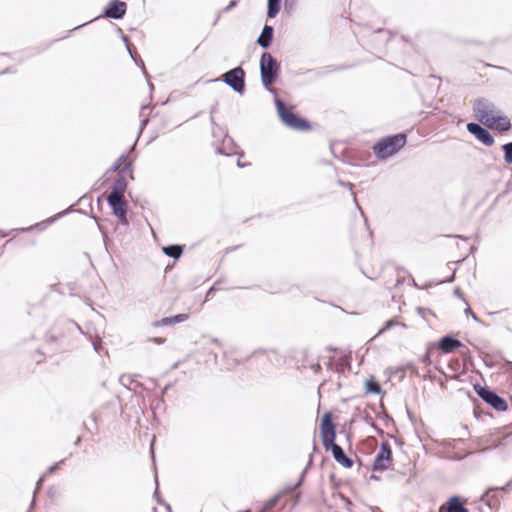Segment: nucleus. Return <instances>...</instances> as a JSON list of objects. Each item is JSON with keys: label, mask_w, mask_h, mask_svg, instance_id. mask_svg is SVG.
I'll return each mask as SVG.
<instances>
[{"label": "nucleus", "mask_w": 512, "mask_h": 512, "mask_svg": "<svg viewBox=\"0 0 512 512\" xmlns=\"http://www.w3.org/2000/svg\"><path fill=\"white\" fill-rule=\"evenodd\" d=\"M473 111L478 121L492 130L506 132L511 128L510 119L505 115H494L495 105L486 98L476 99Z\"/></svg>", "instance_id": "1"}, {"label": "nucleus", "mask_w": 512, "mask_h": 512, "mask_svg": "<svg viewBox=\"0 0 512 512\" xmlns=\"http://www.w3.org/2000/svg\"><path fill=\"white\" fill-rule=\"evenodd\" d=\"M260 79L262 86L272 95L277 96V90L272 87L279 78L281 65L269 52L262 53L259 61Z\"/></svg>", "instance_id": "2"}, {"label": "nucleus", "mask_w": 512, "mask_h": 512, "mask_svg": "<svg viewBox=\"0 0 512 512\" xmlns=\"http://www.w3.org/2000/svg\"><path fill=\"white\" fill-rule=\"evenodd\" d=\"M407 143V134L400 132L385 136L376 141L372 147L375 157L386 160L397 154Z\"/></svg>", "instance_id": "3"}, {"label": "nucleus", "mask_w": 512, "mask_h": 512, "mask_svg": "<svg viewBox=\"0 0 512 512\" xmlns=\"http://www.w3.org/2000/svg\"><path fill=\"white\" fill-rule=\"evenodd\" d=\"M274 103L277 115L286 127L296 131H307L311 129L309 120L297 114L292 106L286 104L278 96L274 97Z\"/></svg>", "instance_id": "4"}, {"label": "nucleus", "mask_w": 512, "mask_h": 512, "mask_svg": "<svg viewBox=\"0 0 512 512\" xmlns=\"http://www.w3.org/2000/svg\"><path fill=\"white\" fill-rule=\"evenodd\" d=\"M319 432L323 448H342L336 443L337 430L331 411H326L322 415L319 424Z\"/></svg>", "instance_id": "5"}, {"label": "nucleus", "mask_w": 512, "mask_h": 512, "mask_svg": "<svg viewBox=\"0 0 512 512\" xmlns=\"http://www.w3.org/2000/svg\"><path fill=\"white\" fill-rule=\"evenodd\" d=\"M475 393L493 409L498 412H505L508 409L507 401L498 395L494 390L479 383L473 385Z\"/></svg>", "instance_id": "6"}, {"label": "nucleus", "mask_w": 512, "mask_h": 512, "mask_svg": "<svg viewBox=\"0 0 512 512\" xmlns=\"http://www.w3.org/2000/svg\"><path fill=\"white\" fill-rule=\"evenodd\" d=\"M245 77V70L241 66H237L225 72L219 80L224 82L234 92L242 95L246 90Z\"/></svg>", "instance_id": "7"}, {"label": "nucleus", "mask_w": 512, "mask_h": 512, "mask_svg": "<svg viewBox=\"0 0 512 512\" xmlns=\"http://www.w3.org/2000/svg\"><path fill=\"white\" fill-rule=\"evenodd\" d=\"M223 136V140L220 143H214L215 152L220 155L230 156V155H238L240 157L244 156V152L239 150L237 143L234 141L232 137L228 135V132L223 128H218V130H213V137H217V135Z\"/></svg>", "instance_id": "8"}, {"label": "nucleus", "mask_w": 512, "mask_h": 512, "mask_svg": "<svg viewBox=\"0 0 512 512\" xmlns=\"http://www.w3.org/2000/svg\"><path fill=\"white\" fill-rule=\"evenodd\" d=\"M466 128L467 131L483 145L490 147L494 144V136L491 134L488 128L483 127L480 123L469 122Z\"/></svg>", "instance_id": "9"}, {"label": "nucleus", "mask_w": 512, "mask_h": 512, "mask_svg": "<svg viewBox=\"0 0 512 512\" xmlns=\"http://www.w3.org/2000/svg\"><path fill=\"white\" fill-rule=\"evenodd\" d=\"M127 12V4L121 0H111L104 7L101 16L113 19V20H121L125 17Z\"/></svg>", "instance_id": "10"}, {"label": "nucleus", "mask_w": 512, "mask_h": 512, "mask_svg": "<svg viewBox=\"0 0 512 512\" xmlns=\"http://www.w3.org/2000/svg\"><path fill=\"white\" fill-rule=\"evenodd\" d=\"M131 167L132 162H127L125 166L122 167L120 174H118V177L116 178L111 187V191L107 196L108 198H124V193L126 192L128 187V183L124 174Z\"/></svg>", "instance_id": "11"}, {"label": "nucleus", "mask_w": 512, "mask_h": 512, "mask_svg": "<svg viewBox=\"0 0 512 512\" xmlns=\"http://www.w3.org/2000/svg\"><path fill=\"white\" fill-rule=\"evenodd\" d=\"M433 343L443 354H450L464 347L463 343L451 333L442 336L438 341Z\"/></svg>", "instance_id": "12"}, {"label": "nucleus", "mask_w": 512, "mask_h": 512, "mask_svg": "<svg viewBox=\"0 0 512 512\" xmlns=\"http://www.w3.org/2000/svg\"><path fill=\"white\" fill-rule=\"evenodd\" d=\"M70 211H72V206H70L69 208H67L66 210H64L62 212H59L58 214H56V215H54V216H52L50 218H47L44 221L36 223V224H34V225L30 226V227L21 228V229H18V230L22 231V232H30V231H33V230L42 231V230L46 229L49 225L53 224L55 221H57L58 219L63 217L64 215L68 214Z\"/></svg>", "instance_id": "13"}, {"label": "nucleus", "mask_w": 512, "mask_h": 512, "mask_svg": "<svg viewBox=\"0 0 512 512\" xmlns=\"http://www.w3.org/2000/svg\"><path fill=\"white\" fill-rule=\"evenodd\" d=\"M274 38V27L265 24L260 35L258 36L256 43L263 49H268Z\"/></svg>", "instance_id": "14"}, {"label": "nucleus", "mask_w": 512, "mask_h": 512, "mask_svg": "<svg viewBox=\"0 0 512 512\" xmlns=\"http://www.w3.org/2000/svg\"><path fill=\"white\" fill-rule=\"evenodd\" d=\"M189 314L187 313H180L173 316L164 317L158 321H155L153 323V326L155 327H164V326H170L178 323H182L186 320H188Z\"/></svg>", "instance_id": "15"}, {"label": "nucleus", "mask_w": 512, "mask_h": 512, "mask_svg": "<svg viewBox=\"0 0 512 512\" xmlns=\"http://www.w3.org/2000/svg\"><path fill=\"white\" fill-rule=\"evenodd\" d=\"M108 206L112 210V214L117 216L121 213L127 212L128 204L125 198H108L107 197Z\"/></svg>", "instance_id": "16"}, {"label": "nucleus", "mask_w": 512, "mask_h": 512, "mask_svg": "<svg viewBox=\"0 0 512 512\" xmlns=\"http://www.w3.org/2000/svg\"><path fill=\"white\" fill-rule=\"evenodd\" d=\"M391 461V450H381L374 461V470L386 469Z\"/></svg>", "instance_id": "17"}, {"label": "nucleus", "mask_w": 512, "mask_h": 512, "mask_svg": "<svg viewBox=\"0 0 512 512\" xmlns=\"http://www.w3.org/2000/svg\"><path fill=\"white\" fill-rule=\"evenodd\" d=\"M353 423H354V418H351L349 420H345L340 425V429L338 431L339 437L340 438L341 437L345 438L346 443L348 445V448H351V446H352V442H351V438H352L351 428H352Z\"/></svg>", "instance_id": "18"}, {"label": "nucleus", "mask_w": 512, "mask_h": 512, "mask_svg": "<svg viewBox=\"0 0 512 512\" xmlns=\"http://www.w3.org/2000/svg\"><path fill=\"white\" fill-rule=\"evenodd\" d=\"M162 252L167 257L177 260L183 255L184 246L180 244H169L162 248Z\"/></svg>", "instance_id": "19"}, {"label": "nucleus", "mask_w": 512, "mask_h": 512, "mask_svg": "<svg viewBox=\"0 0 512 512\" xmlns=\"http://www.w3.org/2000/svg\"><path fill=\"white\" fill-rule=\"evenodd\" d=\"M444 509H446L447 512H468L458 497L450 498L447 505L440 508V512H444Z\"/></svg>", "instance_id": "20"}, {"label": "nucleus", "mask_w": 512, "mask_h": 512, "mask_svg": "<svg viewBox=\"0 0 512 512\" xmlns=\"http://www.w3.org/2000/svg\"><path fill=\"white\" fill-rule=\"evenodd\" d=\"M282 0H267V17L274 19L281 10Z\"/></svg>", "instance_id": "21"}, {"label": "nucleus", "mask_w": 512, "mask_h": 512, "mask_svg": "<svg viewBox=\"0 0 512 512\" xmlns=\"http://www.w3.org/2000/svg\"><path fill=\"white\" fill-rule=\"evenodd\" d=\"M335 460L342 466L350 468L353 461L344 453V450H332Z\"/></svg>", "instance_id": "22"}, {"label": "nucleus", "mask_w": 512, "mask_h": 512, "mask_svg": "<svg viewBox=\"0 0 512 512\" xmlns=\"http://www.w3.org/2000/svg\"><path fill=\"white\" fill-rule=\"evenodd\" d=\"M119 31H120V32H122V31H121V29H119ZM121 39H122V41L125 43L126 48H127V51H128V53H129V55L131 56V58L133 59V61H134L136 64L140 63V65H141V67H142V69H143V71H144V74H145V76L147 77V76H148V74H147V72L145 71V65H144V62H143V60H142V59H140V58H139V59H137V58L133 55V53H132V49H131V48H132V44L130 43L128 36H126V35H124L123 33H121Z\"/></svg>", "instance_id": "23"}, {"label": "nucleus", "mask_w": 512, "mask_h": 512, "mask_svg": "<svg viewBox=\"0 0 512 512\" xmlns=\"http://www.w3.org/2000/svg\"><path fill=\"white\" fill-rule=\"evenodd\" d=\"M365 389L367 393L375 395L380 394L382 392L380 383L373 377L365 381Z\"/></svg>", "instance_id": "24"}, {"label": "nucleus", "mask_w": 512, "mask_h": 512, "mask_svg": "<svg viewBox=\"0 0 512 512\" xmlns=\"http://www.w3.org/2000/svg\"><path fill=\"white\" fill-rule=\"evenodd\" d=\"M396 326L406 327V324L403 323V322L398 321L396 318L388 319L384 323L383 327L378 331V335L382 334V333H384V332H386V331H388L391 328L396 327Z\"/></svg>", "instance_id": "25"}, {"label": "nucleus", "mask_w": 512, "mask_h": 512, "mask_svg": "<svg viewBox=\"0 0 512 512\" xmlns=\"http://www.w3.org/2000/svg\"><path fill=\"white\" fill-rule=\"evenodd\" d=\"M437 349L436 346H434V343L431 342V343H428L427 345V349H426V352L421 356L420 360L422 363L426 364V365H430L432 363L431 361V355H432V352Z\"/></svg>", "instance_id": "26"}, {"label": "nucleus", "mask_w": 512, "mask_h": 512, "mask_svg": "<svg viewBox=\"0 0 512 512\" xmlns=\"http://www.w3.org/2000/svg\"><path fill=\"white\" fill-rule=\"evenodd\" d=\"M127 162H130L128 159H127V156L125 154H122L114 163L113 165L108 169V172H115V171H118L120 173V171L122 170L121 168V165L122 163H124V165L127 163Z\"/></svg>", "instance_id": "27"}, {"label": "nucleus", "mask_w": 512, "mask_h": 512, "mask_svg": "<svg viewBox=\"0 0 512 512\" xmlns=\"http://www.w3.org/2000/svg\"><path fill=\"white\" fill-rule=\"evenodd\" d=\"M502 150L504 152L505 163L512 164V142L502 145Z\"/></svg>", "instance_id": "28"}, {"label": "nucleus", "mask_w": 512, "mask_h": 512, "mask_svg": "<svg viewBox=\"0 0 512 512\" xmlns=\"http://www.w3.org/2000/svg\"><path fill=\"white\" fill-rule=\"evenodd\" d=\"M297 5V0H284V13L291 16Z\"/></svg>", "instance_id": "29"}, {"label": "nucleus", "mask_w": 512, "mask_h": 512, "mask_svg": "<svg viewBox=\"0 0 512 512\" xmlns=\"http://www.w3.org/2000/svg\"><path fill=\"white\" fill-rule=\"evenodd\" d=\"M92 345L94 351L98 354H100L104 350L103 343L100 339L93 340Z\"/></svg>", "instance_id": "30"}, {"label": "nucleus", "mask_w": 512, "mask_h": 512, "mask_svg": "<svg viewBox=\"0 0 512 512\" xmlns=\"http://www.w3.org/2000/svg\"><path fill=\"white\" fill-rule=\"evenodd\" d=\"M238 5V0H231L227 6H225L222 10H220L222 13H227L234 9Z\"/></svg>", "instance_id": "31"}, {"label": "nucleus", "mask_w": 512, "mask_h": 512, "mask_svg": "<svg viewBox=\"0 0 512 512\" xmlns=\"http://www.w3.org/2000/svg\"><path fill=\"white\" fill-rule=\"evenodd\" d=\"M116 217L122 225H125V226L129 225V220L127 218V212L121 213V214L117 215Z\"/></svg>", "instance_id": "32"}, {"label": "nucleus", "mask_w": 512, "mask_h": 512, "mask_svg": "<svg viewBox=\"0 0 512 512\" xmlns=\"http://www.w3.org/2000/svg\"><path fill=\"white\" fill-rule=\"evenodd\" d=\"M465 314L466 315H470V317H472V319L476 322H479L481 323L482 321L479 319V317L470 309V308H466L465 309Z\"/></svg>", "instance_id": "33"}, {"label": "nucleus", "mask_w": 512, "mask_h": 512, "mask_svg": "<svg viewBox=\"0 0 512 512\" xmlns=\"http://www.w3.org/2000/svg\"><path fill=\"white\" fill-rule=\"evenodd\" d=\"M453 293H454V295L456 297L460 298L461 300H463L467 304V301H466V299L464 297V294H463V292L461 291V289L459 287L454 288Z\"/></svg>", "instance_id": "34"}, {"label": "nucleus", "mask_w": 512, "mask_h": 512, "mask_svg": "<svg viewBox=\"0 0 512 512\" xmlns=\"http://www.w3.org/2000/svg\"><path fill=\"white\" fill-rule=\"evenodd\" d=\"M345 66H336V65H329L326 67L327 72H336L345 69Z\"/></svg>", "instance_id": "35"}, {"label": "nucleus", "mask_w": 512, "mask_h": 512, "mask_svg": "<svg viewBox=\"0 0 512 512\" xmlns=\"http://www.w3.org/2000/svg\"><path fill=\"white\" fill-rule=\"evenodd\" d=\"M277 501H278V497H274V498H272L271 500H269V501L267 502V504L265 505V508H264V509H265V510L271 509L272 507H274V506H275V504L277 503Z\"/></svg>", "instance_id": "36"}, {"label": "nucleus", "mask_w": 512, "mask_h": 512, "mask_svg": "<svg viewBox=\"0 0 512 512\" xmlns=\"http://www.w3.org/2000/svg\"><path fill=\"white\" fill-rule=\"evenodd\" d=\"M338 184L342 187L348 188L350 191L353 189V184L351 182H346L343 180H338Z\"/></svg>", "instance_id": "37"}, {"label": "nucleus", "mask_w": 512, "mask_h": 512, "mask_svg": "<svg viewBox=\"0 0 512 512\" xmlns=\"http://www.w3.org/2000/svg\"><path fill=\"white\" fill-rule=\"evenodd\" d=\"M152 341L157 345H162L166 342V338L163 337H154L152 338Z\"/></svg>", "instance_id": "38"}, {"label": "nucleus", "mask_w": 512, "mask_h": 512, "mask_svg": "<svg viewBox=\"0 0 512 512\" xmlns=\"http://www.w3.org/2000/svg\"><path fill=\"white\" fill-rule=\"evenodd\" d=\"M15 72H16V69H14L13 67H7L0 72V75H5V74H10V73H15Z\"/></svg>", "instance_id": "39"}, {"label": "nucleus", "mask_w": 512, "mask_h": 512, "mask_svg": "<svg viewBox=\"0 0 512 512\" xmlns=\"http://www.w3.org/2000/svg\"><path fill=\"white\" fill-rule=\"evenodd\" d=\"M148 122H149V120L147 118H145V119H143L141 121L140 129H139V133H138L137 138L140 136V134L142 133L143 128L148 124Z\"/></svg>", "instance_id": "40"}, {"label": "nucleus", "mask_w": 512, "mask_h": 512, "mask_svg": "<svg viewBox=\"0 0 512 512\" xmlns=\"http://www.w3.org/2000/svg\"><path fill=\"white\" fill-rule=\"evenodd\" d=\"M460 349H461L460 353L463 356L464 360L466 361L467 360V356L469 354V349L466 348L465 346L463 348H460Z\"/></svg>", "instance_id": "41"}, {"label": "nucleus", "mask_w": 512, "mask_h": 512, "mask_svg": "<svg viewBox=\"0 0 512 512\" xmlns=\"http://www.w3.org/2000/svg\"><path fill=\"white\" fill-rule=\"evenodd\" d=\"M442 457H445V458H449V459H453V460H460L463 458V456H459L457 454H453V455H443Z\"/></svg>", "instance_id": "42"}, {"label": "nucleus", "mask_w": 512, "mask_h": 512, "mask_svg": "<svg viewBox=\"0 0 512 512\" xmlns=\"http://www.w3.org/2000/svg\"><path fill=\"white\" fill-rule=\"evenodd\" d=\"M455 272H456V270H454L453 274L450 277H448L447 279L443 280L442 282L443 283H452L455 280Z\"/></svg>", "instance_id": "43"}, {"label": "nucleus", "mask_w": 512, "mask_h": 512, "mask_svg": "<svg viewBox=\"0 0 512 512\" xmlns=\"http://www.w3.org/2000/svg\"><path fill=\"white\" fill-rule=\"evenodd\" d=\"M221 14H222V12H221V11H219V12H218V14H217V16H216V18H214V22H213V25H214V26L218 23V21H219V19H220V17H221Z\"/></svg>", "instance_id": "44"}, {"label": "nucleus", "mask_w": 512, "mask_h": 512, "mask_svg": "<svg viewBox=\"0 0 512 512\" xmlns=\"http://www.w3.org/2000/svg\"><path fill=\"white\" fill-rule=\"evenodd\" d=\"M217 284H218V282H216V283L214 284V286H212V287L207 291V295H206V297H208L210 294H212V291L215 289V287H216V285H217Z\"/></svg>", "instance_id": "45"}, {"label": "nucleus", "mask_w": 512, "mask_h": 512, "mask_svg": "<svg viewBox=\"0 0 512 512\" xmlns=\"http://www.w3.org/2000/svg\"><path fill=\"white\" fill-rule=\"evenodd\" d=\"M154 444H155V435H153L151 438L149 448H154Z\"/></svg>", "instance_id": "46"}, {"label": "nucleus", "mask_w": 512, "mask_h": 512, "mask_svg": "<svg viewBox=\"0 0 512 512\" xmlns=\"http://www.w3.org/2000/svg\"><path fill=\"white\" fill-rule=\"evenodd\" d=\"M90 22H91V21H89V23H90ZM87 24H88V22H86V23H84V24H82V25H78L77 27H75L74 29L70 30L69 32L71 33V32H73V31H75V30H77V29H79V28H81V27H83L84 25H87Z\"/></svg>", "instance_id": "47"}, {"label": "nucleus", "mask_w": 512, "mask_h": 512, "mask_svg": "<svg viewBox=\"0 0 512 512\" xmlns=\"http://www.w3.org/2000/svg\"><path fill=\"white\" fill-rule=\"evenodd\" d=\"M379 448H390V446L387 442H382Z\"/></svg>", "instance_id": "48"}, {"label": "nucleus", "mask_w": 512, "mask_h": 512, "mask_svg": "<svg viewBox=\"0 0 512 512\" xmlns=\"http://www.w3.org/2000/svg\"><path fill=\"white\" fill-rule=\"evenodd\" d=\"M237 166H238L239 168H243V167L245 166V164H244V163H242L240 160H238V161H237Z\"/></svg>", "instance_id": "49"}, {"label": "nucleus", "mask_w": 512, "mask_h": 512, "mask_svg": "<svg viewBox=\"0 0 512 512\" xmlns=\"http://www.w3.org/2000/svg\"><path fill=\"white\" fill-rule=\"evenodd\" d=\"M170 385H166L162 391V394H165L166 391L169 389Z\"/></svg>", "instance_id": "50"}, {"label": "nucleus", "mask_w": 512, "mask_h": 512, "mask_svg": "<svg viewBox=\"0 0 512 512\" xmlns=\"http://www.w3.org/2000/svg\"><path fill=\"white\" fill-rule=\"evenodd\" d=\"M210 122H211L212 124H215V120H214V117H213L212 115L210 116Z\"/></svg>", "instance_id": "51"}, {"label": "nucleus", "mask_w": 512, "mask_h": 512, "mask_svg": "<svg viewBox=\"0 0 512 512\" xmlns=\"http://www.w3.org/2000/svg\"><path fill=\"white\" fill-rule=\"evenodd\" d=\"M452 441H453V443H456V442H461L462 439H460V438L459 439H452Z\"/></svg>", "instance_id": "52"}, {"label": "nucleus", "mask_w": 512, "mask_h": 512, "mask_svg": "<svg viewBox=\"0 0 512 512\" xmlns=\"http://www.w3.org/2000/svg\"><path fill=\"white\" fill-rule=\"evenodd\" d=\"M55 469H56V466H52V467L49 468V471L53 472Z\"/></svg>", "instance_id": "53"}, {"label": "nucleus", "mask_w": 512, "mask_h": 512, "mask_svg": "<svg viewBox=\"0 0 512 512\" xmlns=\"http://www.w3.org/2000/svg\"><path fill=\"white\" fill-rule=\"evenodd\" d=\"M148 85H149L150 90H153V89H154V86H153V84H152V83H150V82H149V83H148Z\"/></svg>", "instance_id": "54"}, {"label": "nucleus", "mask_w": 512, "mask_h": 512, "mask_svg": "<svg viewBox=\"0 0 512 512\" xmlns=\"http://www.w3.org/2000/svg\"><path fill=\"white\" fill-rule=\"evenodd\" d=\"M383 31V28H378L375 32L379 33V32H382Z\"/></svg>", "instance_id": "55"}, {"label": "nucleus", "mask_w": 512, "mask_h": 512, "mask_svg": "<svg viewBox=\"0 0 512 512\" xmlns=\"http://www.w3.org/2000/svg\"><path fill=\"white\" fill-rule=\"evenodd\" d=\"M45 48H43L42 50H38L37 52L33 53V55L35 54H38V53H41Z\"/></svg>", "instance_id": "56"}, {"label": "nucleus", "mask_w": 512, "mask_h": 512, "mask_svg": "<svg viewBox=\"0 0 512 512\" xmlns=\"http://www.w3.org/2000/svg\"><path fill=\"white\" fill-rule=\"evenodd\" d=\"M151 457L154 460V450H151Z\"/></svg>", "instance_id": "57"}, {"label": "nucleus", "mask_w": 512, "mask_h": 512, "mask_svg": "<svg viewBox=\"0 0 512 512\" xmlns=\"http://www.w3.org/2000/svg\"><path fill=\"white\" fill-rule=\"evenodd\" d=\"M450 368L452 371H456V368L454 366L450 365Z\"/></svg>", "instance_id": "58"}, {"label": "nucleus", "mask_w": 512, "mask_h": 512, "mask_svg": "<svg viewBox=\"0 0 512 512\" xmlns=\"http://www.w3.org/2000/svg\"><path fill=\"white\" fill-rule=\"evenodd\" d=\"M328 350H329V351H335V348H333V347H328Z\"/></svg>", "instance_id": "59"}, {"label": "nucleus", "mask_w": 512, "mask_h": 512, "mask_svg": "<svg viewBox=\"0 0 512 512\" xmlns=\"http://www.w3.org/2000/svg\"><path fill=\"white\" fill-rule=\"evenodd\" d=\"M372 512H382V511H381V510H379V509H373V511H372Z\"/></svg>", "instance_id": "60"}, {"label": "nucleus", "mask_w": 512, "mask_h": 512, "mask_svg": "<svg viewBox=\"0 0 512 512\" xmlns=\"http://www.w3.org/2000/svg\"><path fill=\"white\" fill-rule=\"evenodd\" d=\"M312 448H313V449H316V448H317L315 441L313 442V447H312Z\"/></svg>", "instance_id": "61"}, {"label": "nucleus", "mask_w": 512, "mask_h": 512, "mask_svg": "<svg viewBox=\"0 0 512 512\" xmlns=\"http://www.w3.org/2000/svg\"><path fill=\"white\" fill-rule=\"evenodd\" d=\"M135 146H136V142L134 144H132L131 149H134Z\"/></svg>", "instance_id": "62"}, {"label": "nucleus", "mask_w": 512, "mask_h": 512, "mask_svg": "<svg viewBox=\"0 0 512 512\" xmlns=\"http://www.w3.org/2000/svg\"><path fill=\"white\" fill-rule=\"evenodd\" d=\"M50 340H51V341H54V340H55V337H54V336H51V337H50Z\"/></svg>", "instance_id": "63"}, {"label": "nucleus", "mask_w": 512, "mask_h": 512, "mask_svg": "<svg viewBox=\"0 0 512 512\" xmlns=\"http://www.w3.org/2000/svg\"><path fill=\"white\" fill-rule=\"evenodd\" d=\"M34 504H35V501L33 500V501L31 502V508L34 506Z\"/></svg>", "instance_id": "64"}]
</instances>
